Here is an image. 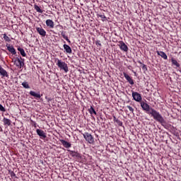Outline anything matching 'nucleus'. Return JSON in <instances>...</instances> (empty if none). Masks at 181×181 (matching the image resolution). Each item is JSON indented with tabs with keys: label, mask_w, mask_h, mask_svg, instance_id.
I'll return each instance as SVG.
<instances>
[{
	"label": "nucleus",
	"mask_w": 181,
	"mask_h": 181,
	"mask_svg": "<svg viewBox=\"0 0 181 181\" xmlns=\"http://www.w3.org/2000/svg\"><path fill=\"white\" fill-rule=\"evenodd\" d=\"M3 37L6 42H11V38L6 35V34L3 35Z\"/></svg>",
	"instance_id": "nucleus-26"
},
{
	"label": "nucleus",
	"mask_w": 181,
	"mask_h": 181,
	"mask_svg": "<svg viewBox=\"0 0 181 181\" xmlns=\"http://www.w3.org/2000/svg\"><path fill=\"white\" fill-rule=\"evenodd\" d=\"M132 95L134 101H136L137 103H142V95H141L139 93L132 92Z\"/></svg>",
	"instance_id": "nucleus-4"
},
{
	"label": "nucleus",
	"mask_w": 181,
	"mask_h": 181,
	"mask_svg": "<svg viewBox=\"0 0 181 181\" xmlns=\"http://www.w3.org/2000/svg\"><path fill=\"white\" fill-rule=\"evenodd\" d=\"M100 119H102V120H103V117H100Z\"/></svg>",
	"instance_id": "nucleus-39"
},
{
	"label": "nucleus",
	"mask_w": 181,
	"mask_h": 181,
	"mask_svg": "<svg viewBox=\"0 0 181 181\" xmlns=\"http://www.w3.org/2000/svg\"><path fill=\"white\" fill-rule=\"evenodd\" d=\"M6 47H7V50L11 53V54H16V49L13 47V45H11L9 44H6Z\"/></svg>",
	"instance_id": "nucleus-11"
},
{
	"label": "nucleus",
	"mask_w": 181,
	"mask_h": 181,
	"mask_svg": "<svg viewBox=\"0 0 181 181\" xmlns=\"http://www.w3.org/2000/svg\"><path fill=\"white\" fill-rule=\"evenodd\" d=\"M117 119H117V117L115 116H113V121H114V122H116Z\"/></svg>",
	"instance_id": "nucleus-34"
},
{
	"label": "nucleus",
	"mask_w": 181,
	"mask_h": 181,
	"mask_svg": "<svg viewBox=\"0 0 181 181\" xmlns=\"http://www.w3.org/2000/svg\"><path fill=\"white\" fill-rule=\"evenodd\" d=\"M9 173H10L11 177H17L16 174H15V173L13 171H11V172L9 171Z\"/></svg>",
	"instance_id": "nucleus-30"
},
{
	"label": "nucleus",
	"mask_w": 181,
	"mask_h": 181,
	"mask_svg": "<svg viewBox=\"0 0 181 181\" xmlns=\"http://www.w3.org/2000/svg\"><path fill=\"white\" fill-rule=\"evenodd\" d=\"M22 86L24 88H30V86H29V83L26 81L23 82Z\"/></svg>",
	"instance_id": "nucleus-25"
},
{
	"label": "nucleus",
	"mask_w": 181,
	"mask_h": 181,
	"mask_svg": "<svg viewBox=\"0 0 181 181\" xmlns=\"http://www.w3.org/2000/svg\"><path fill=\"white\" fill-rule=\"evenodd\" d=\"M64 49L66 51V53H69V54H71L72 50H71V47H70V46L64 44Z\"/></svg>",
	"instance_id": "nucleus-17"
},
{
	"label": "nucleus",
	"mask_w": 181,
	"mask_h": 181,
	"mask_svg": "<svg viewBox=\"0 0 181 181\" xmlns=\"http://www.w3.org/2000/svg\"><path fill=\"white\" fill-rule=\"evenodd\" d=\"M0 111L2 112H5L6 111V109H5L1 104H0Z\"/></svg>",
	"instance_id": "nucleus-28"
},
{
	"label": "nucleus",
	"mask_w": 181,
	"mask_h": 181,
	"mask_svg": "<svg viewBox=\"0 0 181 181\" xmlns=\"http://www.w3.org/2000/svg\"><path fill=\"white\" fill-rule=\"evenodd\" d=\"M34 127H35V128H36V123H35Z\"/></svg>",
	"instance_id": "nucleus-38"
},
{
	"label": "nucleus",
	"mask_w": 181,
	"mask_h": 181,
	"mask_svg": "<svg viewBox=\"0 0 181 181\" xmlns=\"http://www.w3.org/2000/svg\"><path fill=\"white\" fill-rule=\"evenodd\" d=\"M0 132H2V127H0Z\"/></svg>",
	"instance_id": "nucleus-37"
},
{
	"label": "nucleus",
	"mask_w": 181,
	"mask_h": 181,
	"mask_svg": "<svg viewBox=\"0 0 181 181\" xmlns=\"http://www.w3.org/2000/svg\"><path fill=\"white\" fill-rule=\"evenodd\" d=\"M46 25L47 26H48L49 28H51L52 29L54 28V22H53V21L50 19H48L46 21Z\"/></svg>",
	"instance_id": "nucleus-14"
},
{
	"label": "nucleus",
	"mask_w": 181,
	"mask_h": 181,
	"mask_svg": "<svg viewBox=\"0 0 181 181\" xmlns=\"http://www.w3.org/2000/svg\"><path fill=\"white\" fill-rule=\"evenodd\" d=\"M60 142L66 149H69V148H71V144H70V142H68L67 141L64 139H61Z\"/></svg>",
	"instance_id": "nucleus-12"
},
{
	"label": "nucleus",
	"mask_w": 181,
	"mask_h": 181,
	"mask_svg": "<svg viewBox=\"0 0 181 181\" xmlns=\"http://www.w3.org/2000/svg\"><path fill=\"white\" fill-rule=\"evenodd\" d=\"M141 107L143 111H146V114L151 115V117H153V119L156 121H160V119H162V115H160V113H159V112L156 111L155 109L151 107L148 103L141 101Z\"/></svg>",
	"instance_id": "nucleus-1"
},
{
	"label": "nucleus",
	"mask_w": 181,
	"mask_h": 181,
	"mask_svg": "<svg viewBox=\"0 0 181 181\" xmlns=\"http://www.w3.org/2000/svg\"><path fill=\"white\" fill-rule=\"evenodd\" d=\"M142 70H144V71H146L148 70V68L146 67V65L143 64Z\"/></svg>",
	"instance_id": "nucleus-32"
},
{
	"label": "nucleus",
	"mask_w": 181,
	"mask_h": 181,
	"mask_svg": "<svg viewBox=\"0 0 181 181\" xmlns=\"http://www.w3.org/2000/svg\"><path fill=\"white\" fill-rule=\"evenodd\" d=\"M36 30H37V33H39V35H40V36H42L43 37H45V36H46V30H45V29H43V28L37 27Z\"/></svg>",
	"instance_id": "nucleus-10"
},
{
	"label": "nucleus",
	"mask_w": 181,
	"mask_h": 181,
	"mask_svg": "<svg viewBox=\"0 0 181 181\" xmlns=\"http://www.w3.org/2000/svg\"><path fill=\"white\" fill-rule=\"evenodd\" d=\"M57 26H59V28H63V26L61 25H57Z\"/></svg>",
	"instance_id": "nucleus-36"
},
{
	"label": "nucleus",
	"mask_w": 181,
	"mask_h": 181,
	"mask_svg": "<svg viewBox=\"0 0 181 181\" xmlns=\"http://www.w3.org/2000/svg\"><path fill=\"white\" fill-rule=\"evenodd\" d=\"M98 16H99V18H101V19H107V17H105L104 14H98Z\"/></svg>",
	"instance_id": "nucleus-29"
},
{
	"label": "nucleus",
	"mask_w": 181,
	"mask_h": 181,
	"mask_svg": "<svg viewBox=\"0 0 181 181\" xmlns=\"http://www.w3.org/2000/svg\"><path fill=\"white\" fill-rule=\"evenodd\" d=\"M61 35H62V37L64 38V39H65V40H66V42H68V43H71V41H70V40L69 39V37H67V35H66V32H64V31H61Z\"/></svg>",
	"instance_id": "nucleus-18"
},
{
	"label": "nucleus",
	"mask_w": 181,
	"mask_h": 181,
	"mask_svg": "<svg viewBox=\"0 0 181 181\" xmlns=\"http://www.w3.org/2000/svg\"><path fill=\"white\" fill-rule=\"evenodd\" d=\"M172 65L175 66V67H180V64L177 63V61L173 57L171 58Z\"/></svg>",
	"instance_id": "nucleus-21"
},
{
	"label": "nucleus",
	"mask_w": 181,
	"mask_h": 181,
	"mask_svg": "<svg viewBox=\"0 0 181 181\" xmlns=\"http://www.w3.org/2000/svg\"><path fill=\"white\" fill-rule=\"evenodd\" d=\"M127 107L129 110V111H131V112H132L134 114V108H132V107H131L129 105H127Z\"/></svg>",
	"instance_id": "nucleus-33"
},
{
	"label": "nucleus",
	"mask_w": 181,
	"mask_h": 181,
	"mask_svg": "<svg viewBox=\"0 0 181 181\" xmlns=\"http://www.w3.org/2000/svg\"><path fill=\"white\" fill-rule=\"evenodd\" d=\"M115 122L119 125V127H122V122L121 120L117 119Z\"/></svg>",
	"instance_id": "nucleus-27"
},
{
	"label": "nucleus",
	"mask_w": 181,
	"mask_h": 181,
	"mask_svg": "<svg viewBox=\"0 0 181 181\" xmlns=\"http://www.w3.org/2000/svg\"><path fill=\"white\" fill-rule=\"evenodd\" d=\"M37 134L40 136V139H46L47 138V136H46V133L40 129H36Z\"/></svg>",
	"instance_id": "nucleus-6"
},
{
	"label": "nucleus",
	"mask_w": 181,
	"mask_h": 181,
	"mask_svg": "<svg viewBox=\"0 0 181 181\" xmlns=\"http://www.w3.org/2000/svg\"><path fill=\"white\" fill-rule=\"evenodd\" d=\"M88 112L91 115H93V114L97 115V112H95V110L94 109V107H93V106H91L90 108L88 109Z\"/></svg>",
	"instance_id": "nucleus-23"
},
{
	"label": "nucleus",
	"mask_w": 181,
	"mask_h": 181,
	"mask_svg": "<svg viewBox=\"0 0 181 181\" xmlns=\"http://www.w3.org/2000/svg\"><path fill=\"white\" fill-rule=\"evenodd\" d=\"M57 66L60 69V70H64L65 73L69 72V66L66 62H63L62 59H57Z\"/></svg>",
	"instance_id": "nucleus-2"
},
{
	"label": "nucleus",
	"mask_w": 181,
	"mask_h": 181,
	"mask_svg": "<svg viewBox=\"0 0 181 181\" xmlns=\"http://www.w3.org/2000/svg\"><path fill=\"white\" fill-rule=\"evenodd\" d=\"M3 122L4 125H7L8 127L11 126V124L12 123V122L11 121V119H7L6 117H4L3 119Z\"/></svg>",
	"instance_id": "nucleus-20"
},
{
	"label": "nucleus",
	"mask_w": 181,
	"mask_h": 181,
	"mask_svg": "<svg viewBox=\"0 0 181 181\" xmlns=\"http://www.w3.org/2000/svg\"><path fill=\"white\" fill-rule=\"evenodd\" d=\"M34 9L37 11L39 13H43V11L39 7V6L35 4L34 5Z\"/></svg>",
	"instance_id": "nucleus-24"
},
{
	"label": "nucleus",
	"mask_w": 181,
	"mask_h": 181,
	"mask_svg": "<svg viewBox=\"0 0 181 181\" xmlns=\"http://www.w3.org/2000/svg\"><path fill=\"white\" fill-rule=\"evenodd\" d=\"M17 49L18 50V52H20L23 57H26V53L25 52V49H23V48L18 47Z\"/></svg>",
	"instance_id": "nucleus-22"
},
{
	"label": "nucleus",
	"mask_w": 181,
	"mask_h": 181,
	"mask_svg": "<svg viewBox=\"0 0 181 181\" xmlns=\"http://www.w3.org/2000/svg\"><path fill=\"white\" fill-rule=\"evenodd\" d=\"M68 152H69V155L72 156V158H76V159H81V154L77 151L68 150Z\"/></svg>",
	"instance_id": "nucleus-5"
},
{
	"label": "nucleus",
	"mask_w": 181,
	"mask_h": 181,
	"mask_svg": "<svg viewBox=\"0 0 181 181\" xmlns=\"http://www.w3.org/2000/svg\"><path fill=\"white\" fill-rule=\"evenodd\" d=\"M83 136L88 144L94 145V137L93 136V135H91V134L88 132H85L84 134H83Z\"/></svg>",
	"instance_id": "nucleus-3"
},
{
	"label": "nucleus",
	"mask_w": 181,
	"mask_h": 181,
	"mask_svg": "<svg viewBox=\"0 0 181 181\" xmlns=\"http://www.w3.org/2000/svg\"><path fill=\"white\" fill-rule=\"evenodd\" d=\"M157 54H158V56H160V57L164 59V60H167L168 59V55H166V53H165L164 52H163V51H157Z\"/></svg>",
	"instance_id": "nucleus-15"
},
{
	"label": "nucleus",
	"mask_w": 181,
	"mask_h": 181,
	"mask_svg": "<svg viewBox=\"0 0 181 181\" xmlns=\"http://www.w3.org/2000/svg\"><path fill=\"white\" fill-rule=\"evenodd\" d=\"M138 63H139V64H143L141 61H138Z\"/></svg>",
	"instance_id": "nucleus-35"
},
{
	"label": "nucleus",
	"mask_w": 181,
	"mask_h": 181,
	"mask_svg": "<svg viewBox=\"0 0 181 181\" xmlns=\"http://www.w3.org/2000/svg\"><path fill=\"white\" fill-rule=\"evenodd\" d=\"M21 59L22 57H20V58L17 57L14 60V64H16V66H17V67H19L20 69H22V67H23V65L25 64L23 62L21 61Z\"/></svg>",
	"instance_id": "nucleus-7"
},
{
	"label": "nucleus",
	"mask_w": 181,
	"mask_h": 181,
	"mask_svg": "<svg viewBox=\"0 0 181 181\" xmlns=\"http://www.w3.org/2000/svg\"><path fill=\"white\" fill-rule=\"evenodd\" d=\"M123 76L126 78L127 81L131 84V86H134V82L132 77L129 76V75H128L126 72H123Z\"/></svg>",
	"instance_id": "nucleus-9"
},
{
	"label": "nucleus",
	"mask_w": 181,
	"mask_h": 181,
	"mask_svg": "<svg viewBox=\"0 0 181 181\" xmlns=\"http://www.w3.org/2000/svg\"><path fill=\"white\" fill-rule=\"evenodd\" d=\"M119 49L123 50V52H128V46L125 45V42L123 41L120 42L119 43Z\"/></svg>",
	"instance_id": "nucleus-13"
},
{
	"label": "nucleus",
	"mask_w": 181,
	"mask_h": 181,
	"mask_svg": "<svg viewBox=\"0 0 181 181\" xmlns=\"http://www.w3.org/2000/svg\"><path fill=\"white\" fill-rule=\"evenodd\" d=\"M0 74L3 76V77H8L9 75H8V72L2 68V66L0 65Z\"/></svg>",
	"instance_id": "nucleus-16"
},
{
	"label": "nucleus",
	"mask_w": 181,
	"mask_h": 181,
	"mask_svg": "<svg viewBox=\"0 0 181 181\" xmlns=\"http://www.w3.org/2000/svg\"><path fill=\"white\" fill-rule=\"evenodd\" d=\"M95 45H96V46H99L100 47H101V41H100V40H97L96 42H95Z\"/></svg>",
	"instance_id": "nucleus-31"
},
{
	"label": "nucleus",
	"mask_w": 181,
	"mask_h": 181,
	"mask_svg": "<svg viewBox=\"0 0 181 181\" xmlns=\"http://www.w3.org/2000/svg\"><path fill=\"white\" fill-rule=\"evenodd\" d=\"M30 95H32V97H35V98H40L42 95H40V93H36L35 91H30Z\"/></svg>",
	"instance_id": "nucleus-19"
},
{
	"label": "nucleus",
	"mask_w": 181,
	"mask_h": 181,
	"mask_svg": "<svg viewBox=\"0 0 181 181\" xmlns=\"http://www.w3.org/2000/svg\"><path fill=\"white\" fill-rule=\"evenodd\" d=\"M161 119L159 121V120H156L157 121V122H159L160 124H161V125L163 126V127H164V128H165L166 129H169V128H170L171 127H172V125H170V124H168L167 123H166V121L165 120V119L163 118V117H162V115H161Z\"/></svg>",
	"instance_id": "nucleus-8"
}]
</instances>
